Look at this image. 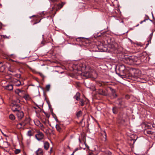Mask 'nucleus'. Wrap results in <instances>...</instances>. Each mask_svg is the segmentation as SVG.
Listing matches in <instances>:
<instances>
[{"mask_svg": "<svg viewBox=\"0 0 155 155\" xmlns=\"http://www.w3.org/2000/svg\"><path fill=\"white\" fill-rule=\"evenodd\" d=\"M81 68L78 69L81 70L82 71L81 76L84 77L86 78H90L91 77V74L89 72H87L85 70L87 69V68L84 64H82L80 66Z\"/></svg>", "mask_w": 155, "mask_h": 155, "instance_id": "1", "label": "nucleus"}, {"mask_svg": "<svg viewBox=\"0 0 155 155\" xmlns=\"http://www.w3.org/2000/svg\"><path fill=\"white\" fill-rule=\"evenodd\" d=\"M64 5V3L63 2L61 3V4H55L54 6L52 8V10H55L56 11H58Z\"/></svg>", "mask_w": 155, "mask_h": 155, "instance_id": "2", "label": "nucleus"}, {"mask_svg": "<svg viewBox=\"0 0 155 155\" xmlns=\"http://www.w3.org/2000/svg\"><path fill=\"white\" fill-rule=\"evenodd\" d=\"M137 58L136 56H132L127 58V61H129L130 63L137 62Z\"/></svg>", "mask_w": 155, "mask_h": 155, "instance_id": "3", "label": "nucleus"}, {"mask_svg": "<svg viewBox=\"0 0 155 155\" xmlns=\"http://www.w3.org/2000/svg\"><path fill=\"white\" fill-rule=\"evenodd\" d=\"M36 138L38 140H40L42 139L44 137L43 134L41 132H38L35 136Z\"/></svg>", "mask_w": 155, "mask_h": 155, "instance_id": "4", "label": "nucleus"}, {"mask_svg": "<svg viewBox=\"0 0 155 155\" xmlns=\"http://www.w3.org/2000/svg\"><path fill=\"white\" fill-rule=\"evenodd\" d=\"M16 115L18 119L21 120L24 117V114L22 111H18L16 113Z\"/></svg>", "mask_w": 155, "mask_h": 155, "instance_id": "5", "label": "nucleus"}, {"mask_svg": "<svg viewBox=\"0 0 155 155\" xmlns=\"http://www.w3.org/2000/svg\"><path fill=\"white\" fill-rule=\"evenodd\" d=\"M0 146L2 148H7L9 146L8 143L6 141H1Z\"/></svg>", "mask_w": 155, "mask_h": 155, "instance_id": "6", "label": "nucleus"}, {"mask_svg": "<svg viewBox=\"0 0 155 155\" xmlns=\"http://www.w3.org/2000/svg\"><path fill=\"white\" fill-rule=\"evenodd\" d=\"M3 87L7 90L12 91L13 89V86L11 84H8L6 86H3Z\"/></svg>", "mask_w": 155, "mask_h": 155, "instance_id": "7", "label": "nucleus"}, {"mask_svg": "<svg viewBox=\"0 0 155 155\" xmlns=\"http://www.w3.org/2000/svg\"><path fill=\"white\" fill-rule=\"evenodd\" d=\"M19 102V100H18L17 101H12L11 104V107H15V106H17L18 107H20V106L18 104V103Z\"/></svg>", "mask_w": 155, "mask_h": 155, "instance_id": "8", "label": "nucleus"}, {"mask_svg": "<svg viewBox=\"0 0 155 155\" xmlns=\"http://www.w3.org/2000/svg\"><path fill=\"white\" fill-rule=\"evenodd\" d=\"M43 142L44 149L46 150H48L49 147V143L47 141H43Z\"/></svg>", "mask_w": 155, "mask_h": 155, "instance_id": "9", "label": "nucleus"}, {"mask_svg": "<svg viewBox=\"0 0 155 155\" xmlns=\"http://www.w3.org/2000/svg\"><path fill=\"white\" fill-rule=\"evenodd\" d=\"M101 134L103 137V138H101L103 141H105L107 139L106 134L105 131H102L101 132Z\"/></svg>", "mask_w": 155, "mask_h": 155, "instance_id": "10", "label": "nucleus"}, {"mask_svg": "<svg viewBox=\"0 0 155 155\" xmlns=\"http://www.w3.org/2000/svg\"><path fill=\"white\" fill-rule=\"evenodd\" d=\"M144 133L145 134L147 135L148 136H149L150 135H153V132L151 131L150 130H146L144 131Z\"/></svg>", "mask_w": 155, "mask_h": 155, "instance_id": "11", "label": "nucleus"}, {"mask_svg": "<svg viewBox=\"0 0 155 155\" xmlns=\"http://www.w3.org/2000/svg\"><path fill=\"white\" fill-rule=\"evenodd\" d=\"M36 153L37 155H43V152L41 148H39L37 151Z\"/></svg>", "mask_w": 155, "mask_h": 155, "instance_id": "12", "label": "nucleus"}, {"mask_svg": "<svg viewBox=\"0 0 155 155\" xmlns=\"http://www.w3.org/2000/svg\"><path fill=\"white\" fill-rule=\"evenodd\" d=\"M98 93L99 94L103 95H105L106 94L105 91L102 89H99Z\"/></svg>", "mask_w": 155, "mask_h": 155, "instance_id": "13", "label": "nucleus"}, {"mask_svg": "<svg viewBox=\"0 0 155 155\" xmlns=\"http://www.w3.org/2000/svg\"><path fill=\"white\" fill-rule=\"evenodd\" d=\"M80 94L78 92L77 93L76 95L74 96V98L76 99V100L78 101L80 99Z\"/></svg>", "mask_w": 155, "mask_h": 155, "instance_id": "14", "label": "nucleus"}, {"mask_svg": "<svg viewBox=\"0 0 155 155\" xmlns=\"http://www.w3.org/2000/svg\"><path fill=\"white\" fill-rule=\"evenodd\" d=\"M125 67L123 64L120 65L119 66V69L120 71H123L125 70Z\"/></svg>", "mask_w": 155, "mask_h": 155, "instance_id": "15", "label": "nucleus"}, {"mask_svg": "<svg viewBox=\"0 0 155 155\" xmlns=\"http://www.w3.org/2000/svg\"><path fill=\"white\" fill-rule=\"evenodd\" d=\"M34 133L33 131L30 130L28 131L27 135L28 136L30 137L32 136L33 135Z\"/></svg>", "mask_w": 155, "mask_h": 155, "instance_id": "16", "label": "nucleus"}, {"mask_svg": "<svg viewBox=\"0 0 155 155\" xmlns=\"http://www.w3.org/2000/svg\"><path fill=\"white\" fill-rule=\"evenodd\" d=\"M23 98L26 100H29L30 99V97L28 94H25L23 97Z\"/></svg>", "mask_w": 155, "mask_h": 155, "instance_id": "17", "label": "nucleus"}, {"mask_svg": "<svg viewBox=\"0 0 155 155\" xmlns=\"http://www.w3.org/2000/svg\"><path fill=\"white\" fill-rule=\"evenodd\" d=\"M56 128L57 130L59 132H60L61 130V128L60 125L59 124H56Z\"/></svg>", "mask_w": 155, "mask_h": 155, "instance_id": "18", "label": "nucleus"}, {"mask_svg": "<svg viewBox=\"0 0 155 155\" xmlns=\"http://www.w3.org/2000/svg\"><path fill=\"white\" fill-rule=\"evenodd\" d=\"M19 108V107H18L17 106H15V107H12V109L14 111H18V109Z\"/></svg>", "mask_w": 155, "mask_h": 155, "instance_id": "19", "label": "nucleus"}, {"mask_svg": "<svg viewBox=\"0 0 155 155\" xmlns=\"http://www.w3.org/2000/svg\"><path fill=\"white\" fill-rule=\"evenodd\" d=\"M9 118L11 120H14L15 119V117L12 114H11L9 116Z\"/></svg>", "mask_w": 155, "mask_h": 155, "instance_id": "20", "label": "nucleus"}, {"mask_svg": "<svg viewBox=\"0 0 155 155\" xmlns=\"http://www.w3.org/2000/svg\"><path fill=\"white\" fill-rule=\"evenodd\" d=\"M113 113L114 114H116L117 113V110L118 109L117 107H114L113 108Z\"/></svg>", "mask_w": 155, "mask_h": 155, "instance_id": "21", "label": "nucleus"}, {"mask_svg": "<svg viewBox=\"0 0 155 155\" xmlns=\"http://www.w3.org/2000/svg\"><path fill=\"white\" fill-rule=\"evenodd\" d=\"M14 81L16 82L17 83V84L16 85L17 86H19L21 84V82L19 80H17V79H15L14 80Z\"/></svg>", "mask_w": 155, "mask_h": 155, "instance_id": "22", "label": "nucleus"}, {"mask_svg": "<svg viewBox=\"0 0 155 155\" xmlns=\"http://www.w3.org/2000/svg\"><path fill=\"white\" fill-rule=\"evenodd\" d=\"M25 125L24 124L20 123L17 125V126L18 127L20 128H21L22 127H23Z\"/></svg>", "mask_w": 155, "mask_h": 155, "instance_id": "23", "label": "nucleus"}, {"mask_svg": "<svg viewBox=\"0 0 155 155\" xmlns=\"http://www.w3.org/2000/svg\"><path fill=\"white\" fill-rule=\"evenodd\" d=\"M82 114V112L81 111H79L76 114V115L78 117H80Z\"/></svg>", "mask_w": 155, "mask_h": 155, "instance_id": "24", "label": "nucleus"}, {"mask_svg": "<svg viewBox=\"0 0 155 155\" xmlns=\"http://www.w3.org/2000/svg\"><path fill=\"white\" fill-rule=\"evenodd\" d=\"M79 103L80 104L81 106H83L84 105V102L83 100L81 99L79 102Z\"/></svg>", "mask_w": 155, "mask_h": 155, "instance_id": "25", "label": "nucleus"}, {"mask_svg": "<svg viewBox=\"0 0 155 155\" xmlns=\"http://www.w3.org/2000/svg\"><path fill=\"white\" fill-rule=\"evenodd\" d=\"M21 152V150L20 149H16L15 151L14 152L16 154H18L19 153Z\"/></svg>", "mask_w": 155, "mask_h": 155, "instance_id": "26", "label": "nucleus"}, {"mask_svg": "<svg viewBox=\"0 0 155 155\" xmlns=\"http://www.w3.org/2000/svg\"><path fill=\"white\" fill-rule=\"evenodd\" d=\"M119 105H123L124 103L122 102V99H120L119 100Z\"/></svg>", "mask_w": 155, "mask_h": 155, "instance_id": "27", "label": "nucleus"}, {"mask_svg": "<svg viewBox=\"0 0 155 155\" xmlns=\"http://www.w3.org/2000/svg\"><path fill=\"white\" fill-rule=\"evenodd\" d=\"M50 86L49 84L47 85L46 86V89L47 91H48L50 88Z\"/></svg>", "mask_w": 155, "mask_h": 155, "instance_id": "28", "label": "nucleus"}, {"mask_svg": "<svg viewBox=\"0 0 155 155\" xmlns=\"http://www.w3.org/2000/svg\"><path fill=\"white\" fill-rule=\"evenodd\" d=\"M143 79H142L141 78H137V80L140 81V82H143V83H144V81H143Z\"/></svg>", "mask_w": 155, "mask_h": 155, "instance_id": "29", "label": "nucleus"}, {"mask_svg": "<svg viewBox=\"0 0 155 155\" xmlns=\"http://www.w3.org/2000/svg\"><path fill=\"white\" fill-rule=\"evenodd\" d=\"M151 38H152V37H151L150 38V40H149L148 41V43L147 44H146V45L147 46V45L149 44V43L150 42V43H151Z\"/></svg>", "mask_w": 155, "mask_h": 155, "instance_id": "30", "label": "nucleus"}, {"mask_svg": "<svg viewBox=\"0 0 155 155\" xmlns=\"http://www.w3.org/2000/svg\"><path fill=\"white\" fill-rule=\"evenodd\" d=\"M113 96L114 97H117V95L115 93H113Z\"/></svg>", "mask_w": 155, "mask_h": 155, "instance_id": "31", "label": "nucleus"}, {"mask_svg": "<svg viewBox=\"0 0 155 155\" xmlns=\"http://www.w3.org/2000/svg\"><path fill=\"white\" fill-rule=\"evenodd\" d=\"M50 1L52 2H57L58 1V0H50Z\"/></svg>", "mask_w": 155, "mask_h": 155, "instance_id": "32", "label": "nucleus"}, {"mask_svg": "<svg viewBox=\"0 0 155 155\" xmlns=\"http://www.w3.org/2000/svg\"><path fill=\"white\" fill-rule=\"evenodd\" d=\"M2 27V24L0 22V29H1Z\"/></svg>", "mask_w": 155, "mask_h": 155, "instance_id": "33", "label": "nucleus"}, {"mask_svg": "<svg viewBox=\"0 0 155 155\" xmlns=\"http://www.w3.org/2000/svg\"><path fill=\"white\" fill-rule=\"evenodd\" d=\"M147 20V19H145L144 20H143V21H143V22H145L146 21V20Z\"/></svg>", "mask_w": 155, "mask_h": 155, "instance_id": "34", "label": "nucleus"}, {"mask_svg": "<svg viewBox=\"0 0 155 155\" xmlns=\"http://www.w3.org/2000/svg\"><path fill=\"white\" fill-rule=\"evenodd\" d=\"M74 153H75V151H74L72 153V154H71V155H73L74 154Z\"/></svg>", "mask_w": 155, "mask_h": 155, "instance_id": "35", "label": "nucleus"}, {"mask_svg": "<svg viewBox=\"0 0 155 155\" xmlns=\"http://www.w3.org/2000/svg\"><path fill=\"white\" fill-rule=\"evenodd\" d=\"M52 150V148L51 147L50 149V152H51Z\"/></svg>", "mask_w": 155, "mask_h": 155, "instance_id": "36", "label": "nucleus"}, {"mask_svg": "<svg viewBox=\"0 0 155 155\" xmlns=\"http://www.w3.org/2000/svg\"><path fill=\"white\" fill-rule=\"evenodd\" d=\"M78 150V149L77 148H76L75 150L74 151H75V152L77 150Z\"/></svg>", "mask_w": 155, "mask_h": 155, "instance_id": "37", "label": "nucleus"}, {"mask_svg": "<svg viewBox=\"0 0 155 155\" xmlns=\"http://www.w3.org/2000/svg\"><path fill=\"white\" fill-rule=\"evenodd\" d=\"M143 21H141L140 22V24H141L142 23H143Z\"/></svg>", "mask_w": 155, "mask_h": 155, "instance_id": "38", "label": "nucleus"}, {"mask_svg": "<svg viewBox=\"0 0 155 155\" xmlns=\"http://www.w3.org/2000/svg\"><path fill=\"white\" fill-rule=\"evenodd\" d=\"M92 154H93V153H89V155H92Z\"/></svg>", "mask_w": 155, "mask_h": 155, "instance_id": "39", "label": "nucleus"}, {"mask_svg": "<svg viewBox=\"0 0 155 155\" xmlns=\"http://www.w3.org/2000/svg\"><path fill=\"white\" fill-rule=\"evenodd\" d=\"M18 90L19 91V92H21L23 91H21L19 90Z\"/></svg>", "mask_w": 155, "mask_h": 155, "instance_id": "40", "label": "nucleus"}, {"mask_svg": "<svg viewBox=\"0 0 155 155\" xmlns=\"http://www.w3.org/2000/svg\"><path fill=\"white\" fill-rule=\"evenodd\" d=\"M2 67L4 69H5V67L4 66H2Z\"/></svg>", "mask_w": 155, "mask_h": 155, "instance_id": "41", "label": "nucleus"}, {"mask_svg": "<svg viewBox=\"0 0 155 155\" xmlns=\"http://www.w3.org/2000/svg\"><path fill=\"white\" fill-rule=\"evenodd\" d=\"M139 25V24L137 25L136 26V27H137V26H138Z\"/></svg>", "mask_w": 155, "mask_h": 155, "instance_id": "42", "label": "nucleus"}, {"mask_svg": "<svg viewBox=\"0 0 155 155\" xmlns=\"http://www.w3.org/2000/svg\"><path fill=\"white\" fill-rule=\"evenodd\" d=\"M27 56H26L25 57V58H27Z\"/></svg>", "mask_w": 155, "mask_h": 155, "instance_id": "43", "label": "nucleus"}, {"mask_svg": "<svg viewBox=\"0 0 155 155\" xmlns=\"http://www.w3.org/2000/svg\"><path fill=\"white\" fill-rule=\"evenodd\" d=\"M13 55V54H11L10 55H11V56H12V55Z\"/></svg>", "mask_w": 155, "mask_h": 155, "instance_id": "44", "label": "nucleus"}, {"mask_svg": "<svg viewBox=\"0 0 155 155\" xmlns=\"http://www.w3.org/2000/svg\"><path fill=\"white\" fill-rule=\"evenodd\" d=\"M79 141H80V139H79Z\"/></svg>", "mask_w": 155, "mask_h": 155, "instance_id": "45", "label": "nucleus"}, {"mask_svg": "<svg viewBox=\"0 0 155 155\" xmlns=\"http://www.w3.org/2000/svg\"><path fill=\"white\" fill-rule=\"evenodd\" d=\"M150 21H152V20H150Z\"/></svg>", "mask_w": 155, "mask_h": 155, "instance_id": "46", "label": "nucleus"}, {"mask_svg": "<svg viewBox=\"0 0 155 155\" xmlns=\"http://www.w3.org/2000/svg\"><path fill=\"white\" fill-rule=\"evenodd\" d=\"M36 23H35V24H36Z\"/></svg>", "mask_w": 155, "mask_h": 155, "instance_id": "47", "label": "nucleus"}, {"mask_svg": "<svg viewBox=\"0 0 155 155\" xmlns=\"http://www.w3.org/2000/svg\"><path fill=\"white\" fill-rule=\"evenodd\" d=\"M143 81H146V80H143Z\"/></svg>", "mask_w": 155, "mask_h": 155, "instance_id": "48", "label": "nucleus"}]
</instances>
